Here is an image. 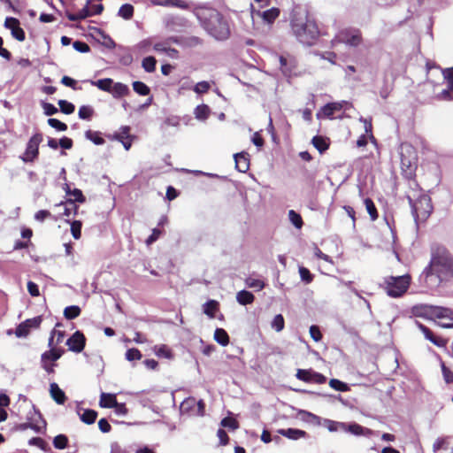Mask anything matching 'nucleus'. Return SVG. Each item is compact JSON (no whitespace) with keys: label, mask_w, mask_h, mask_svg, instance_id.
Segmentation results:
<instances>
[{"label":"nucleus","mask_w":453,"mask_h":453,"mask_svg":"<svg viewBox=\"0 0 453 453\" xmlns=\"http://www.w3.org/2000/svg\"><path fill=\"white\" fill-rule=\"evenodd\" d=\"M201 25L207 33L217 40H226L230 35V29L226 19L216 10H209L203 16L198 17Z\"/></svg>","instance_id":"3"},{"label":"nucleus","mask_w":453,"mask_h":453,"mask_svg":"<svg viewBox=\"0 0 453 453\" xmlns=\"http://www.w3.org/2000/svg\"><path fill=\"white\" fill-rule=\"evenodd\" d=\"M345 105L346 106L349 105V103L347 101L328 103V104H325L317 112V118L318 119L332 118V116L334 114V112L342 110Z\"/></svg>","instance_id":"16"},{"label":"nucleus","mask_w":453,"mask_h":453,"mask_svg":"<svg viewBox=\"0 0 453 453\" xmlns=\"http://www.w3.org/2000/svg\"><path fill=\"white\" fill-rule=\"evenodd\" d=\"M82 224L80 220H74L71 223V233L75 240H79L81 236Z\"/></svg>","instance_id":"49"},{"label":"nucleus","mask_w":453,"mask_h":453,"mask_svg":"<svg viewBox=\"0 0 453 453\" xmlns=\"http://www.w3.org/2000/svg\"><path fill=\"white\" fill-rule=\"evenodd\" d=\"M134 6L130 4H124L120 6L118 15L126 20H129L134 16Z\"/></svg>","instance_id":"28"},{"label":"nucleus","mask_w":453,"mask_h":453,"mask_svg":"<svg viewBox=\"0 0 453 453\" xmlns=\"http://www.w3.org/2000/svg\"><path fill=\"white\" fill-rule=\"evenodd\" d=\"M402 174L408 180L413 179L417 170L418 156L415 148L408 142L399 147Z\"/></svg>","instance_id":"4"},{"label":"nucleus","mask_w":453,"mask_h":453,"mask_svg":"<svg viewBox=\"0 0 453 453\" xmlns=\"http://www.w3.org/2000/svg\"><path fill=\"white\" fill-rule=\"evenodd\" d=\"M73 47L75 50L81 53H87L90 50L89 45L82 41H75L73 43Z\"/></svg>","instance_id":"56"},{"label":"nucleus","mask_w":453,"mask_h":453,"mask_svg":"<svg viewBox=\"0 0 453 453\" xmlns=\"http://www.w3.org/2000/svg\"><path fill=\"white\" fill-rule=\"evenodd\" d=\"M416 325L423 333L425 338L431 342L433 344H434L437 347L446 346L447 341L441 337L434 335V333L427 326H424L423 324L418 321H416Z\"/></svg>","instance_id":"17"},{"label":"nucleus","mask_w":453,"mask_h":453,"mask_svg":"<svg viewBox=\"0 0 453 453\" xmlns=\"http://www.w3.org/2000/svg\"><path fill=\"white\" fill-rule=\"evenodd\" d=\"M290 27L296 40L304 45H312L319 37V27L305 7L296 5L289 17Z\"/></svg>","instance_id":"1"},{"label":"nucleus","mask_w":453,"mask_h":453,"mask_svg":"<svg viewBox=\"0 0 453 453\" xmlns=\"http://www.w3.org/2000/svg\"><path fill=\"white\" fill-rule=\"evenodd\" d=\"M211 88V84L208 81H200L193 88L194 92L196 94H204Z\"/></svg>","instance_id":"53"},{"label":"nucleus","mask_w":453,"mask_h":453,"mask_svg":"<svg viewBox=\"0 0 453 453\" xmlns=\"http://www.w3.org/2000/svg\"><path fill=\"white\" fill-rule=\"evenodd\" d=\"M42 321V316H36L32 319H27L25 321L19 324L15 329V335L18 338L27 337L31 329H36L40 326Z\"/></svg>","instance_id":"11"},{"label":"nucleus","mask_w":453,"mask_h":453,"mask_svg":"<svg viewBox=\"0 0 453 453\" xmlns=\"http://www.w3.org/2000/svg\"><path fill=\"white\" fill-rule=\"evenodd\" d=\"M58 206H64L63 214L67 217H69L73 212L76 213V211L78 209L74 201H73L72 199H68L65 203H60Z\"/></svg>","instance_id":"36"},{"label":"nucleus","mask_w":453,"mask_h":453,"mask_svg":"<svg viewBox=\"0 0 453 453\" xmlns=\"http://www.w3.org/2000/svg\"><path fill=\"white\" fill-rule=\"evenodd\" d=\"M100 134L97 131L88 130L85 132V137L96 145H103L104 143V139Z\"/></svg>","instance_id":"34"},{"label":"nucleus","mask_w":453,"mask_h":453,"mask_svg":"<svg viewBox=\"0 0 453 453\" xmlns=\"http://www.w3.org/2000/svg\"><path fill=\"white\" fill-rule=\"evenodd\" d=\"M279 62L280 65V70L284 75H290L292 73V68L294 65L291 61H289L286 57L280 56Z\"/></svg>","instance_id":"33"},{"label":"nucleus","mask_w":453,"mask_h":453,"mask_svg":"<svg viewBox=\"0 0 453 453\" xmlns=\"http://www.w3.org/2000/svg\"><path fill=\"white\" fill-rule=\"evenodd\" d=\"M58 105L60 107V111L65 114H72L75 110L73 104L64 99H60L58 101Z\"/></svg>","instance_id":"48"},{"label":"nucleus","mask_w":453,"mask_h":453,"mask_svg":"<svg viewBox=\"0 0 453 453\" xmlns=\"http://www.w3.org/2000/svg\"><path fill=\"white\" fill-rule=\"evenodd\" d=\"M154 350H155V354L158 357H164V358H167V359H170L173 357L172 351L166 345L155 346Z\"/></svg>","instance_id":"39"},{"label":"nucleus","mask_w":453,"mask_h":453,"mask_svg":"<svg viewBox=\"0 0 453 453\" xmlns=\"http://www.w3.org/2000/svg\"><path fill=\"white\" fill-rule=\"evenodd\" d=\"M245 284L247 285L248 288H254L257 291L262 290L265 286L263 280L259 279H254L251 277H248L245 280Z\"/></svg>","instance_id":"38"},{"label":"nucleus","mask_w":453,"mask_h":453,"mask_svg":"<svg viewBox=\"0 0 453 453\" xmlns=\"http://www.w3.org/2000/svg\"><path fill=\"white\" fill-rule=\"evenodd\" d=\"M126 358L128 361L140 360L142 358V353L139 349L132 348L127 350Z\"/></svg>","instance_id":"54"},{"label":"nucleus","mask_w":453,"mask_h":453,"mask_svg":"<svg viewBox=\"0 0 453 453\" xmlns=\"http://www.w3.org/2000/svg\"><path fill=\"white\" fill-rule=\"evenodd\" d=\"M195 406H196V399L195 398H188L181 403L180 411L181 412H188Z\"/></svg>","instance_id":"57"},{"label":"nucleus","mask_w":453,"mask_h":453,"mask_svg":"<svg viewBox=\"0 0 453 453\" xmlns=\"http://www.w3.org/2000/svg\"><path fill=\"white\" fill-rule=\"evenodd\" d=\"M42 107L44 111V114L47 116H52L58 111V108L50 103L42 102Z\"/></svg>","instance_id":"59"},{"label":"nucleus","mask_w":453,"mask_h":453,"mask_svg":"<svg viewBox=\"0 0 453 453\" xmlns=\"http://www.w3.org/2000/svg\"><path fill=\"white\" fill-rule=\"evenodd\" d=\"M313 372H314L311 370L298 369L296 377L300 380L311 382L312 380Z\"/></svg>","instance_id":"46"},{"label":"nucleus","mask_w":453,"mask_h":453,"mask_svg":"<svg viewBox=\"0 0 453 453\" xmlns=\"http://www.w3.org/2000/svg\"><path fill=\"white\" fill-rule=\"evenodd\" d=\"M12 35L18 41L23 42L26 38L24 30L19 27V25L15 27H12Z\"/></svg>","instance_id":"58"},{"label":"nucleus","mask_w":453,"mask_h":453,"mask_svg":"<svg viewBox=\"0 0 453 453\" xmlns=\"http://www.w3.org/2000/svg\"><path fill=\"white\" fill-rule=\"evenodd\" d=\"M218 309L219 303L215 300H209L203 305V312L211 319L215 317V312L218 311Z\"/></svg>","instance_id":"26"},{"label":"nucleus","mask_w":453,"mask_h":453,"mask_svg":"<svg viewBox=\"0 0 453 453\" xmlns=\"http://www.w3.org/2000/svg\"><path fill=\"white\" fill-rule=\"evenodd\" d=\"M278 434L294 441L305 438L307 436V433L305 431L297 428L279 429Z\"/></svg>","instance_id":"20"},{"label":"nucleus","mask_w":453,"mask_h":453,"mask_svg":"<svg viewBox=\"0 0 453 453\" xmlns=\"http://www.w3.org/2000/svg\"><path fill=\"white\" fill-rule=\"evenodd\" d=\"M210 107L207 104H200L197 105L194 111V114L196 119L198 120H205L210 116Z\"/></svg>","instance_id":"25"},{"label":"nucleus","mask_w":453,"mask_h":453,"mask_svg":"<svg viewBox=\"0 0 453 453\" xmlns=\"http://www.w3.org/2000/svg\"><path fill=\"white\" fill-rule=\"evenodd\" d=\"M48 125L51 127L52 128H55L58 131H66L67 130V125L57 119H48Z\"/></svg>","instance_id":"50"},{"label":"nucleus","mask_w":453,"mask_h":453,"mask_svg":"<svg viewBox=\"0 0 453 453\" xmlns=\"http://www.w3.org/2000/svg\"><path fill=\"white\" fill-rule=\"evenodd\" d=\"M33 411H30L27 416L29 422L19 425L18 428L20 431H25L27 428L33 429L36 433H42V429L46 427V421L43 419L41 412L33 405Z\"/></svg>","instance_id":"8"},{"label":"nucleus","mask_w":453,"mask_h":453,"mask_svg":"<svg viewBox=\"0 0 453 453\" xmlns=\"http://www.w3.org/2000/svg\"><path fill=\"white\" fill-rule=\"evenodd\" d=\"M65 349L51 348L41 356V366L48 373L54 372V367L57 365L56 361L64 354Z\"/></svg>","instance_id":"9"},{"label":"nucleus","mask_w":453,"mask_h":453,"mask_svg":"<svg viewBox=\"0 0 453 453\" xmlns=\"http://www.w3.org/2000/svg\"><path fill=\"white\" fill-rule=\"evenodd\" d=\"M365 204L366 211H367L368 214L370 215L372 220L377 219L379 215H378L377 209H376L375 204L372 202V200L371 198H365Z\"/></svg>","instance_id":"41"},{"label":"nucleus","mask_w":453,"mask_h":453,"mask_svg":"<svg viewBox=\"0 0 453 453\" xmlns=\"http://www.w3.org/2000/svg\"><path fill=\"white\" fill-rule=\"evenodd\" d=\"M257 14L261 17L265 22L272 24L279 17L280 9L273 7L264 12L257 11Z\"/></svg>","instance_id":"22"},{"label":"nucleus","mask_w":453,"mask_h":453,"mask_svg":"<svg viewBox=\"0 0 453 453\" xmlns=\"http://www.w3.org/2000/svg\"><path fill=\"white\" fill-rule=\"evenodd\" d=\"M329 386L340 392H346L349 389V385L343 381H341L337 379H331L329 381Z\"/></svg>","instance_id":"44"},{"label":"nucleus","mask_w":453,"mask_h":453,"mask_svg":"<svg viewBox=\"0 0 453 453\" xmlns=\"http://www.w3.org/2000/svg\"><path fill=\"white\" fill-rule=\"evenodd\" d=\"M442 75L444 80L448 81L449 88H453V66L450 68H445L442 70Z\"/></svg>","instance_id":"61"},{"label":"nucleus","mask_w":453,"mask_h":453,"mask_svg":"<svg viewBox=\"0 0 453 453\" xmlns=\"http://www.w3.org/2000/svg\"><path fill=\"white\" fill-rule=\"evenodd\" d=\"M81 312V308L78 305H70L65 308L64 316L66 319H74L80 316Z\"/></svg>","instance_id":"32"},{"label":"nucleus","mask_w":453,"mask_h":453,"mask_svg":"<svg viewBox=\"0 0 453 453\" xmlns=\"http://www.w3.org/2000/svg\"><path fill=\"white\" fill-rule=\"evenodd\" d=\"M299 274H300L301 280L306 284L311 283L313 280V275L311 273L310 270L306 267H303V266L299 267Z\"/></svg>","instance_id":"51"},{"label":"nucleus","mask_w":453,"mask_h":453,"mask_svg":"<svg viewBox=\"0 0 453 453\" xmlns=\"http://www.w3.org/2000/svg\"><path fill=\"white\" fill-rule=\"evenodd\" d=\"M66 345L70 351L80 353L86 345V337L81 331H76L66 341Z\"/></svg>","instance_id":"15"},{"label":"nucleus","mask_w":453,"mask_h":453,"mask_svg":"<svg viewBox=\"0 0 453 453\" xmlns=\"http://www.w3.org/2000/svg\"><path fill=\"white\" fill-rule=\"evenodd\" d=\"M311 142L313 144V146L320 152V153H323L324 151H326L328 147H329V144L328 142H326V140L320 136V135H316L312 138L311 140Z\"/></svg>","instance_id":"31"},{"label":"nucleus","mask_w":453,"mask_h":453,"mask_svg":"<svg viewBox=\"0 0 453 453\" xmlns=\"http://www.w3.org/2000/svg\"><path fill=\"white\" fill-rule=\"evenodd\" d=\"M68 438L65 434H58L53 439V445L58 449H64L67 447Z\"/></svg>","instance_id":"42"},{"label":"nucleus","mask_w":453,"mask_h":453,"mask_svg":"<svg viewBox=\"0 0 453 453\" xmlns=\"http://www.w3.org/2000/svg\"><path fill=\"white\" fill-rule=\"evenodd\" d=\"M235 161V168L240 173H246L250 168L249 154L245 152L236 153L234 156Z\"/></svg>","instance_id":"18"},{"label":"nucleus","mask_w":453,"mask_h":453,"mask_svg":"<svg viewBox=\"0 0 453 453\" xmlns=\"http://www.w3.org/2000/svg\"><path fill=\"white\" fill-rule=\"evenodd\" d=\"M133 89L140 96H148L150 93V88L142 81H134Z\"/></svg>","instance_id":"35"},{"label":"nucleus","mask_w":453,"mask_h":453,"mask_svg":"<svg viewBox=\"0 0 453 453\" xmlns=\"http://www.w3.org/2000/svg\"><path fill=\"white\" fill-rule=\"evenodd\" d=\"M214 340L221 346H226L229 343V336L223 328H217L215 330Z\"/></svg>","instance_id":"30"},{"label":"nucleus","mask_w":453,"mask_h":453,"mask_svg":"<svg viewBox=\"0 0 453 453\" xmlns=\"http://www.w3.org/2000/svg\"><path fill=\"white\" fill-rule=\"evenodd\" d=\"M339 41L350 47H357L362 42V35L358 29H346L340 33Z\"/></svg>","instance_id":"14"},{"label":"nucleus","mask_w":453,"mask_h":453,"mask_svg":"<svg viewBox=\"0 0 453 453\" xmlns=\"http://www.w3.org/2000/svg\"><path fill=\"white\" fill-rule=\"evenodd\" d=\"M202 39L197 36H188L184 38L183 46L192 48L202 44Z\"/></svg>","instance_id":"52"},{"label":"nucleus","mask_w":453,"mask_h":453,"mask_svg":"<svg viewBox=\"0 0 453 453\" xmlns=\"http://www.w3.org/2000/svg\"><path fill=\"white\" fill-rule=\"evenodd\" d=\"M288 219L290 222L298 229H300L303 224L302 217L299 213L294 210L288 211Z\"/></svg>","instance_id":"45"},{"label":"nucleus","mask_w":453,"mask_h":453,"mask_svg":"<svg viewBox=\"0 0 453 453\" xmlns=\"http://www.w3.org/2000/svg\"><path fill=\"white\" fill-rule=\"evenodd\" d=\"M321 426L326 427L329 432H344L349 433L357 436L362 435L365 437H370L374 434V431H372V429L364 427L361 425L355 422L344 423L331 420L328 418H324Z\"/></svg>","instance_id":"5"},{"label":"nucleus","mask_w":453,"mask_h":453,"mask_svg":"<svg viewBox=\"0 0 453 453\" xmlns=\"http://www.w3.org/2000/svg\"><path fill=\"white\" fill-rule=\"evenodd\" d=\"M443 378L447 383L453 382V372L445 365L443 362L441 364Z\"/></svg>","instance_id":"63"},{"label":"nucleus","mask_w":453,"mask_h":453,"mask_svg":"<svg viewBox=\"0 0 453 453\" xmlns=\"http://www.w3.org/2000/svg\"><path fill=\"white\" fill-rule=\"evenodd\" d=\"M448 446L449 444L446 438L439 437L433 444V451L434 453H439V451L441 449L447 450L449 448Z\"/></svg>","instance_id":"47"},{"label":"nucleus","mask_w":453,"mask_h":453,"mask_svg":"<svg viewBox=\"0 0 453 453\" xmlns=\"http://www.w3.org/2000/svg\"><path fill=\"white\" fill-rule=\"evenodd\" d=\"M299 414L301 415V418L305 422L312 423L316 426H321L322 424L323 419L311 412L302 410L299 411Z\"/></svg>","instance_id":"24"},{"label":"nucleus","mask_w":453,"mask_h":453,"mask_svg":"<svg viewBox=\"0 0 453 453\" xmlns=\"http://www.w3.org/2000/svg\"><path fill=\"white\" fill-rule=\"evenodd\" d=\"M431 313L441 320H449V323L440 322L439 325L444 328L453 327V310L441 306H432Z\"/></svg>","instance_id":"13"},{"label":"nucleus","mask_w":453,"mask_h":453,"mask_svg":"<svg viewBox=\"0 0 453 453\" xmlns=\"http://www.w3.org/2000/svg\"><path fill=\"white\" fill-rule=\"evenodd\" d=\"M50 394L51 398L58 404H64L66 400V395L65 392L59 388V386L56 382H52L50 385Z\"/></svg>","instance_id":"19"},{"label":"nucleus","mask_w":453,"mask_h":453,"mask_svg":"<svg viewBox=\"0 0 453 453\" xmlns=\"http://www.w3.org/2000/svg\"><path fill=\"white\" fill-rule=\"evenodd\" d=\"M309 331H310L311 337L315 342H319L322 339V334H321L320 329H319V327L318 326H316V325L311 326Z\"/></svg>","instance_id":"62"},{"label":"nucleus","mask_w":453,"mask_h":453,"mask_svg":"<svg viewBox=\"0 0 453 453\" xmlns=\"http://www.w3.org/2000/svg\"><path fill=\"white\" fill-rule=\"evenodd\" d=\"M42 141V135L41 134H35L29 139L27 144L25 157L23 158L25 162H33L37 157L39 145Z\"/></svg>","instance_id":"12"},{"label":"nucleus","mask_w":453,"mask_h":453,"mask_svg":"<svg viewBox=\"0 0 453 453\" xmlns=\"http://www.w3.org/2000/svg\"><path fill=\"white\" fill-rule=\"evenodd\" d=\"M91 85L97 87L100 90L110 92L113 80L111 78L100 79L97 81H90Z\"/></svg>","instance_id":"27"},{"label":"nucleus","mask_w":453,"mask_h":453,"mask_svg":"<svg viewBox=\"0 0 453 453\" xmlns=\"http://www.w3.org/2000/svg\"><path fill=\"white\" fill-rule=\"evenodd\" d=\"M151 45V41L150 39H145L141 41L135 47L141 53H144L149 51Z\"/></svg>","instance_id":"64"},{"label":"nucleus","mask_w":453,"mask_h":453,"mask_svg":"<svg viewBox=\"0 0 453 453\" xmlns=\"http://www.w3.org/2000/svg\"><path fill=\"white\" fill-rule=\"evenodd\" d=\"M90 1L91 0H88L85 6L77 12L80 20L85 19L88 17H91V11L89 9Z\"/></svg>","instance_id":"60"},{"label":"nucleus","mask_w":453,"mask_h":453,"mask_svg":"<svg viewBox=\"0 0 453 453\" xmlns=\"http://www.w3.org/2000/svg\"><path fill=\"white\" fill-rule=\"evenodd\" d=\"M129 92L130 90L127 85L121 82H113L109 93H111L114 98H120L128 95Z\"/></svg>","instance_id":"21"},{"label":"nucleus","mask_w":453,"mask_h":453,"mask_svg":"<svg viewBox=\"0 0 453 453\" xmlns=\"http://www.w3.org/2000/svg\"><path fill=\"white\" fill-rule=\"evenodd\" d=\"M271 326L273 329H274L276 332H280L284 329L285 326V320L281 314H277L272 323Z\"/></svg>","instance_id":"43"},{"label":"nucleus","mask_w":453,"mask_h":453,"mask_svg":"<svg viewBox=\"0 0 453 453\" xmlns=\"http://www.w3.org/2000/svg\"><path fill=\"white\" fill-rule=\"evenodd\" d=\"M411 278L409 275L391 276L386 280V292L391 297L403 296L410 286Z\"/></svg>","instance_id":"7"},{"label":"nucleus","mask_w":453,"mask_h":453,"mask_svg":"<svg viewBox=\"0 0 453 453\" xmlns=\"http://www.w3.org/2000/svg\"><path fill=\"white\" fill-rule=\"evenodd\" d=\"M96 418L97 412L91 409L84 410V411L81 414H80L81 420L88 425L95 423Z\"/></svg>","instance_id":"29"},{"label":"nucleus","mask_w":453,"mask_h":453,"mask_svg":"<svg viewBox=\"0 0 453 453\" xmlns=\"http://www.w3.org/2000/svg\"><path fill=\"white\" fill-rule=\"evenodd\" d=\"M422 276L434 284H440L453 277V259L444 247L432 248L430 264L423 271Z\"/></svg>","instance_id":"2"},{"label":"nucleus","mask_w":453,"mask_h":453,"mask_svg":"<svg viewBox=\"0 0 453 453\" xmlns=\"http://www.w3.org/2000/svg\"><path fill=\"white\" fill-rule=\"evenodd\" d=\"M254 295L248 290H241L236 294V300L242 305L250 304L254 302Z\"/></svg>","instance_id":"23"},{"label":"nucleus","mask_w":453,"mask_h":453,"mask_svg":"<svg viewBox=\"0 0 453 453\" xmlns=\"http://www.w3.org/2000/svg\"><path fill=\"white\" fill-rule=\"evenodd\" d=\"M66 194L67 195H72L73 197H74V203L75 202H79V203H83L85 201V197L81 192V190L78 189V188H74L73 190H71L70 188L67 186V188H66Z\"/></svg>","instance_id":"55"},{"label":"nucleus","mask_w":453,"mask_h":453,"mask_svg":"<svg viewBox=\"0 0 453 453\" xmlns=\"http://www.w3.org/2000/svg\"><path fill=\"white\" fill-rule=\"evenodd\" d=\"M157 60L154 57H146L142 59V66L147 73H152L156 69Z\"/></svg>","instance_id":"37"},{"label":"nucleus","mask_w":453,"mask_h":453,"mask_svg":"<svg viewBox=\"0 0 453 453\" xmlns=\"http://www.w3.org/2000/svg\"><path fill=\"white\" fill-rule=\"evenodd\" d=\"M99 404L103 408H115L116 413L119 415H126L127 413L125 403H119L113 394L102 393Z\"/></svg>","instance_id":"10"},{"label":"nucleus","mask_w":453,"mask_h":453,"mask_svg":"<svg viewBox=\"0 0 453 453\" xmlns=\"http://www.w3.org/2000/svg\"><path fill=\"white\" fill-rule=\"evenodd\" d=\"M410 206L411 208V214L414 220L418 222V219L426 220L433 211L431 198L427 195H422L414 201L411 196H407Z\"/></svg>","instance_id":"6"},{"label":"nucleus","mask_w":453,"mask_h":453,"mask_svg":"<svg viewBox=\"0 0 453 453\" xmlns=\"http://www.w3.org/2000/svg\"><path fill=\"white\" fill-rule=\"evenodd\" d=\"M94 114V109L90 105H82L79 109V118L84 120H89Z\"/></svg>","instance_id":"40"}]
</instances>
